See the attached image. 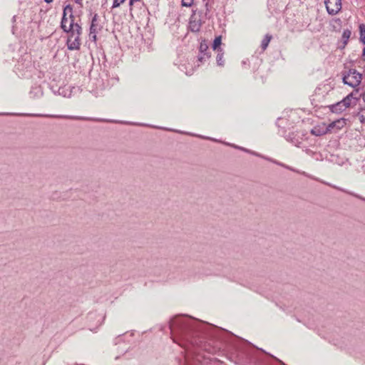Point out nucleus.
<instances>
[{
    "label": "nucleus",
    "instance_id": "20",
    "mask_svg": "<svg viewBox=\"0 0 365 365\" xmlns=\"http://www.w3.org/2000/svg\"><path fill=\"white\" fill-rule=\"evenodd\" d=\"M351 35V32L349 29L344 30L342 33V39L344 41V44L346 45Z\"/></svg>",
    "mask_w": 365,
    "mask_h": 365
},
{
    "label": "nucleus",
    "instance_id": "9",
    "mask_svg": "<svg viewBox=\"0 0 365 365\" xmlns=\"http://www.w3.org/2000/svg\"><path fill=\"white\" fill-rule=\"evenodd\" d=\"M358 101V98L354 96V93H351L349 95H347L345 98H344L341 101L346 109L347 108L350 107L351 105H356V102Z\"/></svg>",
    "mask_w": 365,
    "mask_h": 365
},
{
    "label": "nucleus",
    "instance_id": "11",
    "mask_svg": "<svg viewBox=\"0 0 365 365\" xmlns=\"http://www.w3.org/2000/svg\"><path fill=\"white\" fill-rule=\"evenodd\" d=\"M327 133H329V128H325L324 125L322 127L315 126L311 130V133L316 136H321L327 134Z\"/></svg>",
    "mask_w": 365,
    "mask_h": 365
},
{
    "label": "nucleus",
    "instance_id": "10",
    "mask_svg": "<svg viewBox=\"0 0 365 365\" xmlns=\"http://www.w3.org/2000/svg\"><path fill=\"white\" fill-rule=\"evenodd\" d=\"M98 19V14H95L93 17L92 18L91 24L90 26V38H91L93 41L96 40V22Z\"/></svg>",
    "mask_w": 365,
    "mask_h": 365
},
{
    "label": "nucleus",
    "instance_id": "28",
    "mask_svg": "<svg viewBox=\"0 0 365 365\" xmlns=\"http://www.w3.org/2000/svg\"><path fill=\"white\" fill-rule=\"evenodd\" d=\"M46 3H51L52 2L53 0H44Z\"/></svg>",
    "mask_w": 365,
    "mask_h": 365
},
{
    "label": "nucleus",
    "instance_id": "22",
    "mask_svg": "<svg viewBox=\"0 0 365 365\" xmlns=\"http://www.w3.org/2000/svg\"><path fill=\"white\" fill-rule=\"evenodd\" d=\"M194 4V0H182V6L185 7H190Z\"/></svg>",
    "mask_w": 365,
    "mask_h": 365
},
{
    "label": "nucleus",
    "instance_id": "12",
    "mask_svg": "<svg viewBox=\"0 0 365 365\" xmlns=\"http://www.w3.org/2000/svg\"><path fill=\"white\" fill-rule=\"evenodd\" d=\"M329 110L332 113H341L342 111L346 110L341 101L337 102L336 103L329 106Z\"/></svg>",
    "mask_w": 365,
    "mask_h": 365
},
{
    "label": "nucleus",
    "instance_id": "1",
    "mask_svg": "<svg viewBox=\"0 0 365 365\" xmlns=\"http://www.w3.org/2000/svg\"><path fill=\"white\" fill-rule=\"evenodd\" d=\"M199 324L198 322L185 317H177L171 319L169 328L173 341L181 346L191 345L206 349L205 345L202 344L203 339L200 336L202 333Z\"/></svg>",
    "mask_w": 365,
    "mask_h": 365
},
{
    "label": "nucleus",
    "instance_id": "5",
    "mask_svg": "<svg viewBox=\"0 0 365 365\" xmlns=\"http://www.w3.org/2000/svg\"><path fill=\"white\" fill-rule=\"evenodd\" d=\"M208 45L205 41H202L199 47L200 54L198 56V61L200 63H202L206 58H209L211 56L210 53L208 52Z\"/></svg>",
    "mask_w": 365,
    "mask_h": 365
},
{
    "label": "nucleus",
    "instance_id": "3",
    "mask_svg": "<svg viewBox=\"0 0 365 365\" xmlns=\"http://www.w3.org/2000/svg\"><path fill=\"white\" fill-rule=\"evenodd\" d=\"M73 9L71 6L67 5L63 9V17L61 22V28L65 32H69L75 20V16L72 14Z\"/></svg>",
    "mask_w": 365,
    "mask_h": 365
},
{
    "label": "nucleus",
    "instance_id": "24",
    "mask_svg": "<svg viewBox=\"0 0 365 365\" xmlns=\"http://www.w3.org/2000/svg\"><path fill=\"white\" fill-rule=\"evenodd\" d=\"M205 14H207V13L210 12V6L209 4L208 1L205 3Z\"/></svg>",
    "mask_w": 365,
    "mask_h": 365
},
{
    "label": "nucleus",
    "instance_id": "17",
    "mask_svg": "<svg viewBox=\"0 0 365 365\" xmlns=\"http://www.w3.org/2000/svg\"><path fill=\"white\" fill-rule=\"evenodd\" d=\"M334 187L335 189H337V190H340V191H341V192H345V193H346V194H348V195H351V196H353V197H356V198H358V199H360V200H363V201H364V202H365V197H362V196H361V195H358V194H356V193H354V192H351V191L346 190L343 189V188H341V187H336V186H334Z\"/></svg>",
    "mask_w": 365,
    "mask_h": 365
},
{
    "label": "nucleus",
    "instance_id": "25",
    "mask_svg": "<svg viewBox=\"0 0 365 365\" xmlns=\"http://www.w3.org/2000/svg\"><path fill=\"white\" fill-rule=\"evenodd\" d=\"M82 1L83 0H75V2L78 4L79 6H82L83 4H82Z\"/></svg>",
    "mask_w": 365,
    "mask_h": 365
},
{
    "label": "nucleus",
    "instance_id": "27",
    "mask_svg": "<svg viewBox=\"0 0 365 365\" xmlns=\"http://www.w3.org/2000/svg\"><path fill=\"white\" fill-rule=\"evenodd\" d=\"M362 56H365V47H364V49H363ZM364 60H365V58H364Z\"/></svg>",
    "mask_w": 365,
    "mask_h": 365
},
{
    "label": "nucleus",
    "instance_id": "8",
    "mask_svg": "<svg viewBox=\"0 0 365 365\" xmlns=\"http://www.w3.org/2000/svg\"><path fill=\"white\" fill-rule=\"evenodd\" d=\"M24 115L33 116V117L66 118V119H85L84 118L71 116V115H44V114H24Z\"/></svg>",
    "mask_w": 365,
    "mask_h": 365
},
{
    "label": "nucleus",
    "instance_id": "4",
    "mask_svg": "<svg viewBox=\"0 0 365 365\" xmlns=\"http://www.w3.org/2000/svg\"><path fill=\"white\" fill-rule=\"evenodd\" d=\"M324 4L330 15H335L341 9V0H324Z\"/></svg>",
    "mask_w": 365,
    "mask_h": 365
},
{
    "label": "nucleus",
    "instance_id": "2",
    "mask_svg": "<svg viewBox=\"0 0 365 365\" xmlns=\"http://www.w3.org/2000/svg\"><path fill=\"white\" fill-rule=\"evenodd\" d=\"M362 74L358 72L356 69L351 68L348 71L342 73V81L346 85H348L354 88L359 86L361 82Z\"/></svg>",
    "mask_w": 365,
    "mask_h": 365
},
{
    "label": "nucleus",
    "instance_id": "21",
    "mask_svg": "<svg viewBox=\"0 0 365 365\" xmlns=\"http://www.w3.org/2000/svg\"><path fill=\"white\" fill-rule=\"evenodd\" d=\"M221 43H222V37H221V36H218L215 38V40L213 41L212 49L217 51V49L220 48V46L221 45Z\"/></svg>",
    "mask_w": 365,
    "mask_h": 365
},
{
    "label": "nucleus",
    "instance_id": "13",
    "mask_svg": "<svg viewBox=\"0 0 365 365\" xmlns=\"http://www.w3.org/2000/svg\"><path fill=\"white\" fill-rule=\"evenodd\" d=\"M71 26L72 27L69 32H67L68 34H69V36H71V38H73L75 35H81L82 29L78 23H75L73 21V25Z\"/></svg>",
    "mask_w": 365,
    "mask_h": 365
},
{
    "label": "nucleus",
    "instance_id": "16",
    "mask_svg": "<svg viewBox=\"0 0 365 365\" xmlns=\"http://www.w3.org/2000/svg\"><path fill=\"white\" fill-rule=\"evenodd\" d=\"M272 36L269 34H266L261 42V48L263 51L266 50Z\"/></svg>",
    "mask_w": 365,
    "mask_h": 365
},
{
    "label": "nucleus",
    "instance_id": "6",
    "mask_svg": "<svg viewBox=\"0 0 365 365\" xmlns=\"http://www.w3.org/2000/svg\"><path fill=\"white\" fill-rule=\"evenodd\" d=\"M81 35H75L73 38L68 36L67 40V46L69 50H79L81 46Z\"/></svg>",
    "mask_w": 365,
    "mask_h": 365
},
{
    "label": "nucleus",
    "instance_id": "18",
    "mask_svg": "<svg viewBox=\"0 0 365 365\" xmlns=\"http://www.w3.org/2000/svg\"><path fill=\"white\" fill-rule=\"evenodd\" d=\"M359 33H360V41L364 44H365V24H361L359 26Z\"/></svg>",
    "mask_w": 365,
    "mask_h": 365
},
{
    "label": "nucleus",
    "instance_id": "14",
    "mask_svg": "<svg viewBox=\"0 0 365 365\" xmlns=\"http://www.w3.org/2000/svg\"><path fill=\"white\" fill-rule=\"evenodd\" d=\"M344 123V121L341 122V120H336L329 123L328 125H325V124H324V125L325 128H329V133H330L335 127H336L337 129H340L343 127Z\"/></svg>",
    "mask_w": 365,
    "mask_h": 365
},
{
    "label": "nucleus",
    "instance_id": "23",
    "mask_svg": "<svg viewBox=\"0 0 365 365\" xmlns=\"http://www.w3.org/2000/svg\"><path fill=\"white\" fill-rule=\"evenodd\" d=\"M125 0H114L113 4V8L118 7L121 4H123Z\"/></svg>",
    "mask_w": 365,
    "mask_h": 365
},
{
    "label": "nucleus",
    "instance_id": "15",
    "mask_svg": "<svg viewBox=\"0 0 365 365\" xmlns=\"http://www.w3.org/2000/svg\"><path fill=\"white\" fill-rule=\"evenodd\" d=\"M216 61L218 66H223L225 65L224 53L222 48L217 49Z\"/></svg>",
    "mask_w": 365,
    "mask_h": 365
},
{
    "label": "nucleus",
    "instance_id": "19",
    "mask_svg": "<svg viewBox=\"0 0 365 365\" xmlns=\"http://www.w3.org/2000/svg\"><path fill=\"white\" fill-rule=\"evenodd\" d=\"M356 117L358 118L360 123H365V108H361L359 109L356 114Z\"/></svg>",
    "mask_w": 365,
    "mask_h": 365
},
{
    "label": "nucleus",
    "instance_id": "7",
    "mask_svg": "<svg viewBox=\"0 0 365 365\" xmlns=\"http://www.w3.org/2000/svg\"><path fill=\"white\" fill-rule=\"evenodd\" d=\"M202 26L201 20L197 19L194 15H192L189 22V28L192 32H198Z\"/></svg>",
    "mask_w": 365,
    "mask_h": 365
},
{
    "label": "nucleus",
    "instance_id": "29",
    "mask_svg": "<svg viewBox=\"0 0 365 365\" xmlns=\"http://www.w3.org/2000/svg\"><path fill=\"white\" fill-rule=\"evenodd\" d=\"M363 100H364V101L365 102V94H364Z\"/></svg>",
    "mask_w": 365,
    "mask_h": 365
},
{
    "label": "nucleus",
    "instance_id": "26",
    "mask_svg": "<svg viewBox=\"0 0 365 365\" xmlns=\"http://www.w3.org/2000/svg\"><path fill=\"white\" fill-rule=\"evenodd\" d=\"M271 161H272V162H273V163H276V164H277V165H281V166L285 167L282 163H278V162H277V161H275V160H271Z\"/></svg>",
    "mask_w": 365,
    "mask_h": 365
}]
</instances>
